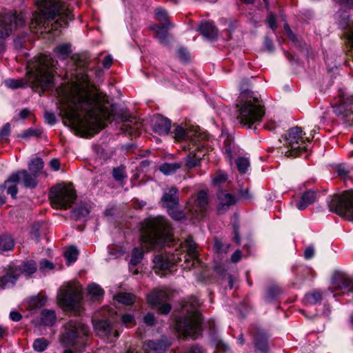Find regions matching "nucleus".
I'll use <instances>...</instances> for the list:
<instances>
[{"label":"nucleus","instance_id":"nucleus-20","mask_svg":"<svg viewBox=\"0 0 353 353\" xmlns=\"http://www.w3.org/2000/svg\"><path fill=\"white\" fill-rule=\"evenodd\" d=\"M268 335L263 330L259 327L255 329L254 346L255 348L262 353H267L268 350Z\"/></svg>","mask_w":353,"mask_h":353},{"label":"nucleus","instance_id":"nucleus-26","mask_svg":"<svg viewBox=\"0 0 353 353\" xmlns=\"http://www.w3.org/2000/svg\"><path fill=\"white\" fill-rule=\"evenodd\" d=\"M18 277L14 269V265H10L8 271L0 278V288L5 289L12 287Z\"/></svg>","mask_w":353,"mask_h":353},{"label":"nucleus","instance_id":"nucleus-61","mask_svg":"<svg viewBox=\"0 0 353 353\" xmlns=\"http://www.w3.org/2000/svg\"><path fill=\"white\" fill-rule=\"evenodd\" d=\"M175 138L178 140L182 139L185 136V130L181 126H176L174 130Z\"/></svg>","mask_w":353,"mask_h":353},{"label":"nucleus","instance_id":"nucleus-39","mask_svg":"<svg viewBox=\"0 0 353 353\" xmlns=\"http://www.w3.org/2000/svg\"><path fill=\"white\" fill-rule=\"evenodd\" d=\"M182 163H165L159 167V170L165 175H169L174 173L177 170L181 168Z\"/></svg>","mask_w":353,"mask_h":353},{"label":"nucleus","instance_id":"nucleus-60","mask_svg":"<svg viewBox=\"0 0 353 353\" xmlns=\"http://www.w3.org/2000/svg\"><path fill=\"white\" fill-rule=\"evenodd\" d=\"M44 118L46 123L50 125H54L56 123V117L52 112H46L44 114Z\"/></svg>","mask_w":353,"mask_h":353},{"label":"nucleus","instance_id":"nucleus-13","mask_svg":"<svg viewBox=\"0 0 353 353\" xmlns=\"http://www.w3.org/2000/svg\"><path fill=\"white\" fill-rule=\"evenodd\" d=\"M28 81L34 87L46 90L53 86V75L44 68H30L27 72Z\"/></svg>","mask_w":353,"mask_h":353},{"label":"nucleus","instance_id":"nucleus-3","mask_svg":"<svg viewBox=\"0 0 353 353\" xmlns=\"http://www.w3.org/2000/svg\"><path fill=\"white\" fill-rule=\"evenodd\" d=\"M38 11L35 12L32 19L30 28L32 31L39 28L46 29L50 21L59 17L55 21L53 28L65 27L69 21L73 19L68 6L61 0H37Z\"/></svg>","mask_w":353,"mask_h":353},{"label":"nucleus","instance_id":"nucleus-24","mask_svg":"<svg viewBox=\"0 0 353 353\" xmlns=\"http://www.w3.org/2000/svg\"><path fill=\"white\" fill-rule=\"evenodd\" d=\"M168 345L162 341H146L143 349L145 353H164Z\"/></svg>","mask_w":353,"mask_h":353},{"label":"nucleus","instance_id":"nucleus-40","mask_svg":"<svg viewBox=\"0 0 353 353\" xmlns=\"http://www.w3.org/2000/svg\"><path fill=\"white\" fill-rule=\"evenodd\" d=\"M14 242L13 239L8 235L0 236V251H10L13 249Z\"/></svg>","mask_w":353,"mask_h":353},{"label":"nucleus","instance_id":"nucleus-44","mask_svg":"<svg viewBox=\"0 0 353 353\" xmlns=\"http://www.w3.org/2000/svg\"><path fill=\"white\" fill-rule=\"evenodd\" d=\"M168 212L170 216L175 220H182L185 217V212L176 208V205L168 207Z\"/></svg>","mask_w":353,"mask_h":353},{"label":"nucleus","instance_id":"nucleus-18","mask_svg":"<svg viewBox=\"0 0 353 353\" xmlns=\"http://www.w3.org/2000/svg\"><path fill=\"white\" fill-rule=\"evenodd\" d=\"M152 127L154 132L159 135L168 134L171 129V121L162 115H155L152 119Z\"/></svg>","mask_w":353,"mask_h":353},{"label":"nucleus","instance_id":"nucleus-15","mask_svg":"<svg viewBox=\"0 0 353 353\" xmlns=\"http://www.w3.org/2000/svg\"><path fill=\"white\" fill-rule=\"evenodd\" d=\"M25 24L22 14L0 16V39L10 35L13 29L19 28Z\"/></svg>","mask_w":353,"mask_h":353},{"label":"nucleus","instance_id":"nucleus-6","mask_svg":"<svg viewBox=\"0 0 353 353\" xmlns=\"http://www.w3.org/2000/svg\"><path fill=\"white\" fill-rule=\"evenodd\" d=\"M198 303L194 299L190 305L183 306L186 314L176 319L175 329L184 339H196L201 333V314L197 310Z\"/></svg>","mask_w":353,"mask_h":353},{"label":"nucleus","instance_id":"nucleus-11","mask_svg":"<svg viewBox=\"0 0 353 353\" xmlns=\"http://www.w3.org/2000/svg\"><path fill=\"white\" fill-rule=\"evenodd\" d=\"M82 299V288L76 283H68L63 285L58 292L59 304L65 308L74 309Z\"/></svg>","mask_w":353,"mask_h":353},{"label":"nucleus","instance_id":"nucleus-31","mask_svg":"<svg viewBox=\"0 0 353 353\" xmlns=\"http://www.w3.org/2000/svg\"><path fill=\"white\" fill-rule=\"evenodd\" d=\"M57 63L50 54H39L34 57L33 66H56Z\"/></svg>","mask_w":353,"mask_h":353},{"label":"nucleus","instance_id":"nucleus-33","mask_svg":"<svg viewBox=\"0 0 353 353\" xmlns=\"http://www.w3.org/2000/svg\"><path fill=\"white\" fill-rule=\"evenodd\" d=\"M41 320L46 326H52L57 321V315L54 310L45 309L41 314Z\"/></svg>","mask_w":353,"mask_h":353},{"label":"nucleus","instance_id":"nucleus-29","mask_svg":"<svg viewBox=\"0 0 353 353\" xmlns=\"http://www.w3.org/2000/svg\"><path fill=\"white\" fill-rule=\"evenodd\" d=\"M15 272L19 276L22 274L30 276L37 270V264L34 261H27L19 266L14 265Z\"/></svg>","mask_w":353,"mask_h":353},{"label":"nucleus","instance_id":"nucleus-43","mask_svg":"<svg viewBox=\"0 0 353 353\" xmlns=\"http://www.w3.org/2000/svg\"><path fill=\"white\" fill-rule=\"evenodd\" d=\"M72 217L74 219H79L86 216L90 213L89 209L84 205H80L72 210Z\"/></svg>","mask_w":353,"mask_h":353},{"label":"nucleus","instance_id":"nucleus-36","mask_svg":"<svg viewBox=\"0 0 353 353\" xmlns=\"http://www.w3.org/2000/svg\"><path fill=\"white\" fill-rule=\"evenodd\" d=\"M43 166L44 163L43 160L39 157H37L31 160L30 163L28 164V169L32 174L39 176Z\"/></svg>","mask_w":353,"mask_h":353},{"label":"nucleus","instance_id":"nucleus-38","mask_svg":"<svg viewBox=\"0 0 353 353\" xmlns=\"http://www.w3.org/2000/svg\"><path fill=\"white\" fill-rule=\"evenodd\" d=\"M114 299L123 304L132 305L135 301V296L131 293L120 292L114 296Z\"/></svg>","mask_w":353,"mask_h":353},{"label":"nucleus","instance_id":"nucleus-17","mask_svg":"<svg viewBox=\"0 0 353 353\" xmlns=\"http://www.w3.org/2000/svg\"><path fill=\"white\" fill-rule=\"evenodd\" d=\"M170 296V292L166 290L155 291L148 296V302L152 305H159L158 311L161 314H167L171 310L169 303H163Z\"/></svg>","mask_w":353,"mask_h":353},{"label":"nucleus","instance_id":"nucleus-7","mask_svg":"<svg viewBox=\"0 0 353 353\" xmlns=\"http://www.w3.org/2000/svg\"><path fill=\"white\" fill-rule=\"evenodd\" d=\"M89 330L87 325L80 321H70L64 325V331L59 341L64 347L79 345L84 346Z\"/></svg>","mask_w":353,"mask_h":353},{"label":"nucleus","instance_id":"nucleus-5","mask_svg":"<svg viewBox=\"0 0 353 353\" xmlns=\"http://www.w3.org/2000/svg\"><path fill=\"white\" fill-rule=\"evenodd\" d=\"M142 239L150 249H159L174 240L170 225L162 216L150 218L145 222Z\"/></svg>","mask_w":353,"mask_h":353},{"label":"nucleus","instance_id":"nucleus-55","mask_svg":"<svg viewBox=\"0 0 353 353\" xmlns=\"http://www.w3.org/2000/svg\"><path fill=\"white\" fill-rule=\"evenodd\" d=\"M179 58L183 62V63H188L190 59L189 52L184 48H179L178 50Z\"/></svg>","mask_w":353,"mask_h":353},{"label":"nucleus","instance_id":"nucleus-25","mask_svg":"<svg viewBox=\"0 0 353 353\" xmlns=\"http://www.w3.org/2000/svg\"><path fill=\"white\" fill-rule=\"evenodd\" d=\"M218 211L219 213L224 212L230 205L236 203V199L232 194L224 192H221L218 194Z\"/></svg>","mask_w":353,"mask_h":353},{"label":"nucleus","instance_id":"nucleus-9","mask_svg":"<svg viewBox=\"0 0 353 353\" xmlns=\"http://www.w3.org/2000/svg\"><path fill=\"white\" fill-rule=\"evenodd\" d=\"M76 197L75 190L70 185L58 184L52 187L50 192L51 205L56 209H68L74 202Z\"/></svg>","mask_w":353,"mask_h":353},{"label":"nucleus","instance_id":"nucleus-10","mask_svg":"<svg viewBox=\"0 0 353 353\" xmlns=\"http://www.w3.org/2000/svg\"><path fill=\"white\" fill-rule=\"evenodd\" d=\"M328 206L331 212L353 221V190L334 195Z\"/></svg>","mask_w":353,"mask_h":353},{"label":"nucleus","instance_id":"nucleus-47","mask_svg":"<svg viewBox=\"0 0 353 353\" xmlns=\"http://www.w3.org/2000/svg\"><path fill=\"white\" fill-rule=\"evenodd\" d=\"M4 83L7 87L10 88L12 89H17L24 87L26 84V81L23 79H8L5 80Z\"/></svg>","mask_w":353,"mask_h":353},{"label":"nucleus","instance_id":"nucleus-8","mask_svg":"<svg viewBox=\"0 0 353 353\" xmlns=\"http://www.w3.org/2000/svg\"><path fill=\"white\" fill-rule=\"evenodd\" d=\"M310 137H304L303 131L299 127L290 129L285 135V146L288 150L285 152L288 157H296L308 150Z\"/></svg>","mask_w":353,"mask_h":353},{"label":"nucleus","instance_id":"nucleus-56","mask_svg":"<svg viewBox=\"0 0 353 353\" xmlns=\"http://www.w3.org/2000/svg\"><path fill=\"white\" fill-rule=\"evenodd\" d=\"M54 268V264L48 260L43 259L39 263V269L41 271L44 272L48 270H52Z\"/></svg>","mask_w":353,"mask_h":353},{"label":"nucleus","instance_id":"nucleus-49","mask_svg":"<svg viewBox=\"0 0 353 353\" xmlns=\"http://www.w3.org/2000/svg\"><path fill=\"white\" fill-rule=\"evenodd\" d=\"M347 39H348V41L350 44V48L348 50V52L347 54L348 61L347 60L345 61V64L347 66H350V63L349 62L350 61H352V63H353V23L350 28V31L347 36Z\"/></svg>","mask_w":353,"mask_h":353},{"label":"nucleus","instance_id":"nucleus-63","mask_svg":"<svg viewBox=\"0 0 353 353\" xmlns=\"http://www.w3.org/2000/svg\"><path fill=\"white\" fill-rule=\"evenodd\" d=\"M281 292L280 289L277 287H272L268 290V297L271 299H274Z\"/></svg>","mask_w":353,"mask_h":353},{"label":"nucleus","instance_id":"nucleus-42","mask_svg":"<svg viewBox=\"0 0 353 353\" xmlns=\"http://www.w3.org/2000/svg\"><path fill=\"white\" fill-rule=\"evenodd\" d=\"M335 17L341 28L345 29L349 25V15L345 11L339 10Z\"/></svg>","mask_w":353,"mask_h":353},{"label":"nucleus","instance_id":"nucleus-21","mask_svg":"<svg viewBox=\"0 0 353 353\" xmlns=\"http://www.w3.org/2000/svg\"><path fill=\"white\" fill-rule=\"evenodd\" d=\"M197 31L205 38L213 40L217 37L218 30L214 23L211 21H205L201 23L197 28Z\"/></svg>","mask_w":353,"mask_h":353},{"label":"nucleus","instance_id":"nucleus-52","mask_svg":"<svg viewBox=\"0 0 353 353\" xmlns=\"http://www.w3.org/2000/svg\"><path fill=\"white\" fill-rule=\"evenodd\" d=\"M41 134H42V130L41 129L30 128V129L27 130L26 131H25L21 135V137L22 138H28L30 137H39L41 136Z\"/></svg>","mask_w":353,"mask_h":353},{"label":"nucleus","instance_id":"nucleus-19","mask_svg":"<svg viewBox=\"0 0 353 353\" xmlns=\"http://www.w3.org/2000/svg\"><path fill=\"white\" fill-rule=\"evenodd\" d=\"M93 325L97 334L101 337L110 338L113 336L114 338H117L119 335L117 331H112V326L107 321L99 320L94 321Z\"/></svg>","mask_w":353,"mask_h":353},{"label":"nucleus","instance_id":"nucleus-32","mask_svg":"<svg viewBox=\"0 0 353 353\" xmlns=\"http://www.w3.org/2000/svg\"><path fill=\"white\" fill-rule=\"evenodd\" d=\"M15 174H19V179L23 178V182L24 185L28 188H34L37 186V177L38 176L29 174L27 170H22L19 172H14Z\"/></svg>","mask_w":353,"mask_h":353},{"label":"nucleus","instance_id":"nucleus-62","mask_svg":"<svg viewBox=\"0 0 353 353\" xmlns=\"http://www.w3.org/2000/svg\"><path fill=\"white\" fill-rule=\"evenodd\" d=\"M144 323L148 326H152L155 324V318L151 313L147 314L143 318Z\"/></svg>","mask_w":353,"mask_h":353},{"label":"nucleus","instance_id":"nucleus-30","mask_svg":"<svg viewBox=\"0 0 353 353\" xmlns=\"http://www.w3.org/2000/svg\"><path fill=\"white\" fill-rule=\"evenodd\" d=\"M19 182V174H12L5 181L4 187L7 188V193L10 194L12 198H16L18 192L17 184Z\"/></svg>","mask_w":353,"mask_h":353},{"label":"nucleus","instance_id":"nucleus-48","mask_svg":"<svg viewBox=\"0 0 353 353\" xmlns=\"http://www.w3.org/2000/svg\"><path fill=\"white\" fill-rule=\"evenodd\" d=\"M143 256V252L142 248H135L132 250V256L130 259V264L136 265L141 262Z\"/></svg>","mask_w":353,"mask_h":353},{"label":"nucleus","instance_id":"nucleus-28","mask_svg":"<svg viewBox=\"0 0 353 353\" xmlns=\"http://www.w3.org/2000/svg\"><path fill=\"white\" fill-rule=\"evenodd\" d=\"M316 198L314 191L309 190L303 194L299 200L296 201V207L299 210H305L308 205L313 203Z\"/></svg>","mask_w":353,"mask_h":353},{"label":"nucleus","instance_id":"nucleus-41","mask_svg":"<svg viewBox=\"0 0 353 353\" xmlns=\"http://www.w3.org/2000/svg\"><path fill=\"white\" fill-rule=\"evenodd\" d=\"M50 345V341L45 338L36 339L32 344L33 349L38 352H43Z\"/></svg>","mask_w":353,"mask_h":353},{"label":"nucleus","instance_id":"nucleus-37","mask_svg":"<svg viewBox=\"0 0 353 353\" xmlns=\"http://www.w3.org/2000/svg\"><path fill=\"white\" fill-rule=\"evenodd\" d=\"M46 302V298L43 296H34L30 298L28 302V307L30 310H35L43 307Z\"/></svg>","mask_w":353,"mask_h":353},{"label":"nucleus","instance_id":"nucleus-2","mask_svg":"<svg viewBox=\"0 0 353 353\" xmlns=\"http://www.w3.org/2000/svg\"><path fill=\"white\" fill-rule=\"evenodd\" d=\"M249 79H243L241 86V94L237 101L236 107L239 114L237 121L241 128L255 129L265 115V108L262 103L248 89Z\"/></svg>","mask_w":353,"mask_h":353},{"label":"nucleus","instance_id":"nucleus-4","mask_svg":"<svg viewBox=\"0 0 353 353\" xmlns=\"http://www.w3.org/2000/svg\"><path fill=\"white\" fill-rule=\"evenodd\" d=\"M185 248L187 253L184 254L183 250L176 249L175 252L172 255L168 254H162L157 255L154 260V270H165L170 269L174 265L182 261L184 259V262L181 266L183 269L190 270L195 265L196 263H199L198 259V250L196 245L192 240L191 236L186 239L184 244L182 246ZM157 272V270H155Z\"/></svg>","mask_w":353,"mask_h":353},{"label":"nucleus","instance_id":"nucleus-51","mask_svg":"<svg viewBox=\"0 0 353 353\" xmlns=\"http://www.w3.org/2000/svg\"><path fill=\"white\" fill-rule=\"evenodd\" d=\"M200 159L196 157L194 155H189L185 159V165L188 168H192L199 165Z\"/></svg>","mask_w":353,"mask_h":353},{"label":"nucleus","instance_id":"nucleus-27","mask_svg":"<svg viewBox=\"0 0 353 353\" xmlns=\"http://www.w3.org/2000/svg\"><path fill=\"white\" fill-rule=\"evenodd\" d=\"M142 127L143 124L139 119L135 117H130L124 120V123L121 128L129 134L137 135Z\"/></svg>","mask_w":353,"mask_h":353},{"label":"nucleus","instance_id":"nucleus-50","mask_svg":"<svg viewBox=\"0 0 353 353\" xmlns=\"http://www.w3.org/2000/svg\"><path fill=\"white\" fill-rule=\"evenodd\" d=\"M322 299V294L319 292H314L310 294H307L305 296V301L307 304H315L320 301Z\"/></svg>","mask_w":353,"mask_h":353},{"label":"nucleus","instance_id":"nucleus-1","mask_svg":"<svg viewBox=\"0 0 353 353\" xmlns=\"http://www.w3.org/2000/svg\"><path fill=\"white\" fill-rule=\"evenodd\" d=\"M90 79L84 72H77L72 83L59 92L60 114L65 124L83 137L97 133L105 126L111 114L101 103L98 93L90 90Z\"/></svg>","mask_w":353,"mask_h":353},{"label":"nucleus","instance_id":"nucleus-46","mask_svg":"<svg viewBox=\"0 0 353 353\" xmlns=\"http://www.w3.org/2000/svg\"><path fill=\"white\" fill-rule=\"evenodd\" d=\"M78 255L79 252L77 249L74 246L68 248L64 253V256L68 261V265L74 262L77 259Z\"/></svg>","mask_w":353,"mask_h":353},{"label":"nucleus","instance_id":"nucleus-64","mask_svg":"<svg viewBox=\"0 0 353 353\" xmlns=\"http://www.w3.org/2000/svg\"><path fill=\"white\" fill-rule=\"evenodd\" d=\"M264 47L269 52H272L274 50L273 41L268 37L265 38Z\"/></svg>","mask_w":353,"mask_h":353},{"label":"nucleus","instance_id":"nucleus-35","mask_svg":"<svg viewBox=\"0 0 353 353\" xmlns=\"http://www.w3.org/2000/svg\"><path fill=\"white\" fill-rule=\"evenodd\" d=\"M88 292L93 301H99L104 294L103 290L96 283H92L88 285Z\"/></svg>","mask_w":353,"mask_h":353},{"label":"nucleus","instance_id":"nucleus-57","mask_svg":"<svg viewBox=\"0 0 353 353\" xmlns=\"http://www.w3.org/2000/svg\"><path fill=\"white\" fill-rule=\"evenodd\" d=\"M266 21L272 30H274L276 29V16L273 13L271 12L268 14Z\"/></svg>","mask_w":353,"mask_h":353},{"label":"nucleus","instance_id":"nucleus-54","mask_svg":"<svg viewBox=\"0 0 353 353\" xmlns=\"http://www.w3.org/2000/svg\"><path fill=\"white\" fill-rule=\"evenodd\" d=\"M10 134V124L6 123L0 130V141H7Z\"/></svg>","mask_w":353,"mask_h":353},{"label":"nucleus","instance_id":"nucleus-59","mask_svg":"<svg viewBox=\"0 0 353 353\" xmlns=\"http://www.w3.org/2000/svg\"><path fill=\"white\" fill-rule=\"evenodd\" d=\"M121 321L126 327L134 323V316L132 314H124L121 316Z\"/></svg>","mask_w":353,"mask_h":353},{"label":"nucleus","instance_id":"nucleus-16","mask_svg":"<svg viewBox=\"0 0 353 353\" xmlns=\"http://www.w3.org/2000/svg\"><path fill=\"white\" fill-rule=\"evenodd\" d=\"M72 46L70 43H61L57 46L54 52L57 57L61 60H65L68 57L74 61L77 66H82L85 64H89V57L85 54H72Z\"/></svg>","mask_w":353,"mask_h":353},{"label":"nucleus","instance_id":"nucleus-22","mask_svg":"<svg viewBox=\"0 0 353 353\" xmlns=\"http://www.w3.org/2000/svg\"><path fill=\"white\" fill-rule=\"evenodd\" d=\"M171 26L167 25L159 26L154 24L151 27V30L154 32V37L157 38L161 43L165 46L170 44L168 30Z\"/></svg>","mask_w":353,"mask_h":353},{"label":"nucleus","instance_id":"nucleus-23","mask_svg":"<svg viewBox=\"0 0 353 353\" xmlns=\"http://www.w3.org/2000/svg\"><path fill=\"white\" fill-rule=\"evenodd\" d=\"M161 201L165 206L177 205L179 199L178 196V189L175 186H172L163 192Z\"/></svg>","mask_w":353,"mask_h":353},{"label":"nucleus","instance_id":"nucleus-58","mask_svg":"<svg viewBox=\"0 0 353 353\" xmlns=\"http://www.w3.org/2000/svg\"><path fill=\"white\" fill-rule=\"evenodd\" d=\"M335 171L341 177H345L349 173L348 169L343 165H337Z\"/></svg>","mask_w":353,"mask_h":353},{"label":"nucleus","instance_id":"nucleus-45","mask_svg":"<svg viewBox=\"0 0 353 353\" xmlns=\"http://www.w3.org/2000/svg\"><path fill=\"white\" fill-rule=\"evenodd\" d=\"M236 165L239 172L244 174L250 168V161L248 158L239 157L236 160Z\"/></svg>","mask_w":353,"mask_h":353},{"label":"nucleus","instance_id":"nucleus-53","mask_svg":"<svg viewBox=\"0 0 353 353\" xmlns=\"http://www.w3.org/2000/svg\"><path fill=\"white\" fill-rule=\"evenodd\" d=\"M112 175L116 181H121L123 179L126 177L125 174V170L123 167H118L114 168Z\"/></svg>","mask_w":353,"mask_h":353},{"label":"nucleus","instance_id":"nucleus-12","mask_svg":"<svg viewBox=\"0 0 353 353\" xmlns=\"http://www.w3.org/2000/svg\"><path fill=\"white\" fill-rule=\"evenodd\" d=\"M331 105L336 116L347 122H353V94L341 90Z\"/></svg>","mask_w":353,"mask_h":353},{"label":"nucleus","instance_id":"nucleus-14","mask_svg":"<svg viewBox=\"0 0 353 353\" xmlns=\"http://www.w3.org/2000/svg\"><path fill=\"white\" fill-rule=\"evenodd\" d=\"M208 195L206 192L199 191L196 195L191 196L187 201L186 208L190 215L194 218L201 216L208 205Z\"/></svg>","mask_w":353,"mask_h":353},{"label":"nucleus","instance_id":"nucleus-34","mask_svg":"<svg viewBox=\"0 0 353 353\" xmlns=\"http://www.w3.org/2000/svg\"><path fill=\"white\" fill-rule=\"evenodd\" d=\"M154 17L161 23V26L167 25L168 26L174 27V24L169 20L167 10L163 8L159 7L155 9Z\"/></svg>","mask_w":353,"mask_h":353}]
</instances>
